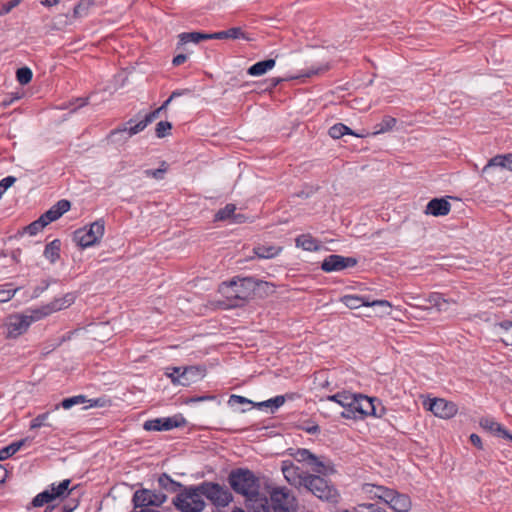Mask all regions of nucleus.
<instances>
[{
	"label": "nucleus",
	"instance_id": "obj_1",
	"mask_svg": "<svg viewBox=\"0 0 512 512\" xmlns=\"http://www.w3.org/2000/svg\"><path fill=\"white\" fill-rule=\"evenodd\" d=\"M266 288H270L266 281L254 277H234L229 282H223L219 286V292L229 302V307L236 308L244 306L258 291Z\"/></svg>",
	"mask_w": 512,
	"mask_h": 512
},
{
	"label": "nucleus",
	"instance_id": "obj_2",
	"mask_svg": "<svg viewBox=\"0 0 512 512\" xmlns=\"http://www.w3.org/2000/svg\"><path fill=\"white\" fill-rule=\"evenodd\" d=\"M181 95V93L179 91H174L172 92V94L170 95V97L164 101V103L159 107L157 108L156 110L148 113L145 115V117L138 121L137 123H135L134 125H132V123H134V120L133 119H130L127 123H125L123 126L121 127H118L114 130H112L109 135H108V139L113 142V143H121V142H126L130 137H132L133 135H136L138 133H140L141 131H143L150 123H152L155 119L158 118L159 116V113L166 109L167 106L170 104V102L172 101V99H174L175 97Z\"/></svg>",
	"mask_w": 512,
	"mask_h": 512
},
{
	"label": "nucleus",
	"instance_id": "obj_3",
	"mask_svg": "<svg viewBox=\"0 0 512 512\" xmlns=\"http://www.w3.org/2000/svg\"><path fill=\"white\" fill-rule=\"evenodd\" d=\"M228 483L233 491L247 497H256L260 490V479L247 468L233 469L228 475Z\"/></svg>",
	"mask_w": 512,
	"mask_h": 512
},
{
	"label": "nucleus",
	"instance_id": "obj_4",
	"mask_svg": "<svg viewBox=\"0 0 512 512\" xmlns=\"http://www.w3.org/2000/svg\"><path fill=\"white\" fill-rule=\"evenodd\" d=\"M172 504L180 512H203L206 502L202 495L200 483L183 487L173 498Z\"/></svg>",
	"mask_w": 512,
	"mask_h": 512
},
{
	"label": "nucleus",
	"instance_id": "obj_5",
	"mask_svg": "<svg viewBox=\"0 0 512 512\" xmlns=\"http://www.w3.org/2000/svg\"><path fill=\"white\" fill-rule=\"evenodd\" d=\"M303 489L322 501L336 503L339 498L338 490L334 484L320 475L310 473Z\"/></svg>",
	"mask_w": 512,
	"mask_h": 512
},
{
	"label": "nucleus",
	"instance_id": "obj_6",
	"mask_svg": "<svg viewBox=\"0 0 512 512\" xmlns=\"http://www.w3.org/2000/svg\"><path fill=\"white\" fill-rule=\"evenodd\" d=\"M202 495L216 508H224L233 501L230 490L217 482L203 481L200 483Z\"/></svg>",
	"mask_w": 512,
	"mask_h": 512
},
{
	"label": "nucleus",
	"instance_id": "obj_7",
	"mask_svg": "<svg viewBox=\"0 0 512 512\" xmlns=\"http://www.w3.org/2000/svg\"><path fill=\"white\" fill-rule=\"evenodd\" d=\"M105 231V222L102 219L96 220L89 226L78 229L74 232L73 239L81 247H91L101 240Z\"/></svg>",
	"mask_w": 512,
	"mask_h": 512
},
{
	"label": "nucleus",
	"instance_id": "obj_8",
	"mask_svg": "<svg viewBox=\"0 0 512 512\" xmlns=\"http://www.w3.org/2000/svg\"><path fill=\"white\" fill-rule=\"evenodd\" d=\"M41 318H36V314L34 311L32 312V315H25V314H11L8 317H6L5 322L3 326L5 327V336L9 339H15L19 337L20 335L24 334L29 326L37 320H40Z\"/></svg>",
	"mask_w": 512,
	"mask_h": 512
},
{
	"label": "nucleus",
	"instance_id": "obj_9",
	"mask_svg": "<svg viewBox=\"0 0 512 512\" xmlns=\"http://www.w3.org/2000/svg\"><path fill=\"white\" fill-rule=\"evenodd\" d=\"M380 494H377L379 499L383 500L396 512H408L411 509L410 497L406 494H401L395 490L379 487Z\"/></svg>",
	"mask_w": 512,
	"mask_h": 512
},
{
	"label": "nucleus",
	"instance_id": "obj_10",
	"mask_svg": "<svg viewBox=\"0 0 512 512\" xmlns=\"http://www.w3.org/2000/svg\"><path fill=\"white\" fill-rule=\"evenodd\" d=\"M294 501V496L286 487H276L270 491L272 512H291L290 508Z\"/></svg>",
	"mask_w": 512,
	"mask_h": 512
},
{
	"label": "nucleus",
	"instance_id": "obj_11",
	"mask_svg": "<svg viewBox=\"0 0 512 512\" xmlns=\"http://www.w3.org/2000/svg\"><path fill=\"white\" fill-rule=\"evenodd\" d=\"M135 507L161 506L167 500V496L162 492L149 489L137 490L133 495Z\"/></svg>",
	"mask_w": 512,
	"mask_h": 512
},
{
	"label": "nucleus",
	"instance_id": "obj_12",
	"mask_svg": "<svg viewBox=\"0 0 512 512\" xmlns=\"http://www.w3.org/2000/svg\"><path fill=\"white\" fill-rule=\"evenodd\" d=\"M186 419L182 415H175L166 418H156L145 421L143 428L146 431H168L173 428L183 427Z\"/></svg>",
	"mask_w": 512,
	"mask_h": 512
},
{
	"label": "nucleus",
	"instance_id": "obj_13",
	"mask_svg": "<svg viewBox=\"0 0 512 512\" xmlns=\"http://www.w3.org/2000/svg\"><path fill=\"white\" fill-rule=\"evenodd\" d=\"M357 259L354 257H344L338 254H331L327 256L322 264L321 269L324 272H338L347 268H352L356 266Z\"/></svg>",
	"mask_w": 512,
	"mask_h": 512
},
{
	"label": "nucleus",
	"instance_id": "obj_14",
	"mask_svg": "<svg viewBox=\"0 0 512 512\" xmlns=\"http://www.w3.org/2000/svg\"><path fill=\"white\" fill-rule=\"evenodd\" d=\"M282 473L286 481L297 489L304 487L310 474L309 472L303 471L292 462L287 461H284L282 464Z\"/></svg>",
	"mask_w": 512,
	"mask_h": 512
},
{
	"label": "nucleus",
	"instance_id": "obj_15",
	"mask_svg": "<svg viewBox=\"0 0 512 512\" xmlns=\"http://www.w3.org/2000/svg\"><path fill=\"white\" fill-rule=\"evenodd\" d=\"M167 375L171 378L173 384L189 386L205 376V369L200 366H188L183 368L181 374L178 376H174V374Z\"/></svg>",
	"mask_w": 512,
	"mask_h": 512
},
{
	"label": "nucleus",
	"instance_id": "obj_16",
	"mask_svg": "<svg viewBox=\"0 0 512 512\" xmlns=\"http://www.w3.org/2000/svg\"><path fill=\"white\" fill-rule=\"evenodd\" d=\"M75 301V296L72 293H67L63 297L55 298L50 303L41 306L38 309L34 310L36 314V318L46 317L56 311H60L62 309L68 308Z\"/></svg>",
	"mask_w": 512,
	"mask_h": 512
},
{
	"label": "nucleus",
	"instance_id": "obj_17",
	"mask_svg": "<svg viewBox=\"0 0 512 512\" xmlns=\"http://www.w3.org/2000/svg\"><path fill=\"white\" fill-rule=\"evenodd\" d=\"M429 410L437 417L448 419L457 413V406L443 398H435L430 401Z\"/></svg>",
	"mask_w": 512,
	"mask_h": 512
},
{
	"label": "nucleus",
	"instance_id": "obj_18",
	"mask_svg": "<svg viewBox=\"0 0 512 512\" xmlns=\"http://www.w3.org/2000/svg\"><path fill=\"white\" fill-rule=\"evenodd\" d=\"M341 300L350 309H357L362 306H379L384 307L386 310L391 309V304L387 300H374L370 302L364 297L355 295H345Z\"/></svg>",
	"mask_w": 512,
	"mask_h": 512
},
{
	"label": "nucleus",
	"instance_id": "obj_19",
	"mask_svg": "<svg viewBox=\"0 0 512 512\" xmlns=\"http://www.w3.org/2000/svg\"><path fill=\"white\" fill-rule=\"evenodd\" d=\"M479 424L484 430L490 432L491 434L512 441V434H510L505 427H503L493 418H481Z\"/></svg>",
	"mask_w": 512,
	"mask_h": 512
},
{
	"label": "nucleus",
	"instance_id": "obj_20",
	"mask_svg": "<svg viewBox=\"0 0 512 512\" xmlns=\"http://www.w3.org/2000/svg\"><path fill=\"white\" fill-rule=\"evenodd\" d=\"M309 467L314 472L313 474L320 475L322 477H327L336 473V469L332 461L325 457L316 456V460L311 461Z\"/></svg>",
	"mask_w": 512,
	"mask_h": 512
},
{
	"label": "nucleus",
	"instance_id": "obj_21",
	"mask_svg": "<svg viewBox=\"0 0 512 512\" xmlns=\"http://www.w3.org/2000/svg\"><path fill=\"white\" fill-rule=\"evenodd\" d=\"M451 204L444 198H434L426 206L425 213L433 216H445L449 214Z\"/></svg>",
	"mask_w": 512,
	"mask_h": 512
},
{
	"label": "nucleus",
	"instance_id": "obj_22",
	"mask_svg": "<svg viewBox=\"0 0 512 512\" xmlns=\"http://www.w3.org/2000/svg\"><path fill=\"white\" fill-rule=\"evenodd\" d=\"M501 167L512 171V154L496 155L482 169V175L489 174L491 168Z\"/></svg>",
	"mask_w": 512,
	"mask_h": 512
},
{
	"label": "nucleus",
	"instance_id": "obj_23",
	"mask_svg": "<svg viewBox=\"0 0 512 512\" xmlns=\"http://www.w3.org/2000/svg\"><path fill=\"white\" fill-rule=\"evenodd\" d=\"M247 502V506L251 509L252 512H270L271 507L269 503V499L260 493L258 490V495L256 497H247L245 498Z\"/></svg>",
	"mask_w": 512,
	"mask_h": 512
},
{
	"label": "nucleus",
	"instance_id": "obj_24",
	"mask_svg": "<svg viewBox=\"0 0 512 512\" xmlns=\"http://www.w3.org/2000/svg\"><path fill=\"white\" fill-rule=\"evenodd\" d=\"M359 396V408L361 410L359 419H363L366 416H381L377 413L375 402L378 401L376 398H370L368 396L358 394Z\"/></svg>",
	"mask_w": 512,
	"mask_h": 512
},
{
	"label": "nucleus",
	"instance_id": "obj_25",
	"mask_svg": "<svg viewBox=\"0 0 512 512\" xmlns=\"http://www.w3.org/2000/svg\"><path fill=\"white\" fill-rule=\"evenodd\" d=\"M328 133L333 139H339L344 135H352L358 138H364L368 135V133L355 132L343 123H337L333 125L332 127H330Z\"/></svg>",
	"mask_w": 512,
	"mask_h": 512
},
{
	"label": "nucleus",
	"instance_id": "obj_26",
	"mask_svg": "<svg viewBox=\"0 0 512 512\" xmlns=\"http://www.w3.org/2000/svg\"><path fill=\"white\" fill-rule=\"evenodd\" d=\"M71 207V204L66 199L59 200L49 210H47L46 218H49L51 222L59 219L64 213H66Z\"/></svg>",
	"mask_w": 512,
	"mask_h": 512
},
{
	"label": "nucleus",
	"instance_id": "obj_27",
	"mask_svg": "<svg viewBox=\"0 0 512 512\" xmlns=\"http://www.w3.org/2000/svg\"><path fill=\"white\" fill-rule=\"evenodd\" d=\"M282 251L281 246L258 245L253 248L254 254L260 259H271L279 255Z\"/></svg>",
	"mask_w": 512,
	"mask_h": 512
},
{
	"label": "nucleus",
	"instance_id": "obj_28",
	"mask_svg": "<svg viewBox=\"0 0 512 512\" xmlns=\"http://www.w3.org/2000/svg\"><path fill=\"white\" fill-rule=\"evenodd\" d=\"M158 484L162 489L171 493H179L183 487H186V485L173 480L167 473H162L159 476Z\"/></svg>",
	"mask_w": 512,
	"mask_h": 512
},
{
	"label": "nucleus",
	"instance_id": "obj_29",
	"mask_svg": "<svg viewBox=\"0 0 512 512\" xmlns=\"http://www.w3.org/2000/svg\"><path fill=\"white\" fill-rule=\"evenodd\" d=\"M212 39H244L250 40L240 27H232L225 31L211 33Z\"/></svg>",
	"mask_w": 512,
	"mask_h": 512
},
{
	"label": "nucleus",
	"instance_id": "obj_30",
	"mask_svg": "<svg viewBox=\"0 0 512 512\" xmlns=\"http://www.w3.org/2000/svg\"><path fill=\"white\" fill-rule=\"evenodd\" d=\"M276 65V60L275 59H266V60H263V61H259L255 64H253L252 66H250L247 70V73L250 75V76H261L263 74H265L267 71L271 70L272 68H274Z\"/></svg>",
	"mask_w": 512,
	"mask_h": 512
},
{
	"label": "nucleus",
	"instance_id": "obj_31",
	"mask_svg": "<svg viewBox=\"0 0 512 512\" xmlns=\"http://www.w3.org/2000/svg\"><path fill=\"white\" fill-rule=\"evenodd\" d=\"M29 441L30 439L26 437L19 441L12 442L11 444L0 449V461H5L11 456H13Z\"/></svg>",
	"mask_w": 512,
	"mask_h": 512
},
{
	"label": "nucleus",
	"instance_id": "obj_32",
	"mask_svg": "<svg viewBox=\"0 0 512 512\" xmlns=\"http://www.w3.org/2000/svg\"><path fill=\"white\" fill-rule=\"evenodd\" d=\"M179 45H185L189 42L199 43L201 40L212 39L211 33H201V32H185L181 33L179 36Z\"/></svg>",
	"mask_w": 512,
	"mask_h": 512
},
{
	"label": "nucleus",
	"instance_id": "obj_33",
	"mask_svg": "<svg viewBox=\"0 0 512 512\" xmlns=\"http://www.w3.org/2000/svg\"><path fill=\"white\" fill-rule=\"evenodd\" d=\"M295 243L297 247H301L306 251H316L319 249L318 241L309 234L299 235L295 239Z\"/></svg>",
	"mask_w": 512,
	"mask_h": 512
},
{
	"label": "nucleus",
	"instance_id": "obj_34",
	"mask_svg": "<svg viewBox=\"0 0 512 512\" xmlns=\"http://www.w3.org/2000/svg\"><path fill=\"white\" fill-rule=\"evenodd\" d=\"M61 241L54 239L48 243L44 249V256L51 262L55 263L60 257Z\"/></svg>",
	"mask_w": 512,
	"mask_h": 512
},
{
	"label": "nucleus",
	"instance_id": "obj_35",
	"mask_svg": "<svg viewBox=\"0 0 512 512\" xmlns=\"http://www.w3.org/2000/svg\"><path fill=\"white\" fill-rule=\"evenodd\" d=\"M496 327H498L501 330V341L507 346H512V321L504 320L502 322L497 323Z\"/></svg>",
	"mask_w": 512,
	"mask_h": 512
},
{
	"label": "nucleus",
	"instance_id": "obj_36",
	"mask_svg": "<svg viewBox=\"0 0 512 512\" xmlns=\"http://www.w3.org/2000/svg\"><path fill=\"white\" fill-rule=\"evenodd\" d=\"M360 408H359V396L356 395L354 397V401L349 402V405L345 410L341 412V416L346 419H359L360 417Z\"/></svg>",
	"mask_w": 512,
	"mask_h": 512
},
{
	"label": "nucleus",
	"instance_id": "obj_37",
	"mask_svg": "<svg viewBox=\"0 0 512 512\" xmlns=\"http://www.w3.org/2000/svg\"><path fill=\"white\" fill-rule=\"evenodd\" d=\"M425 301L429 304L430 307L437 308L438 311H445L446 307L450 301L443 298V296L440 293H431Z\"/></svg>",
	"mask_w": 512,
	"mask_h": 512
},
{
	"label": "nucleus",
	"instance_id": "obj_38",
	"mask_svg": "<svg viewBox=\"0 0 512 512\" xmlns=\"http://www.w3.org/2000/svg\"><path fill=\"white\" fill-rule=\"evenodd\" d=\"M397 120L391 116H384L380 123L375 125V131L372 135H378L388 132L396 125Z\"/></svg>",
	"mask_w": 512,
	"mask_h": 512
},
{
	"label": "nucleus",
	"instance_id": "obj_39",
	"mask_svg": "<svg viewBox=\"0 0 512 512\" xmlns=\"http://www.w3.org/2000/svg\"><path fill=\"white\" fill-rule=\"evenodd\" d=\"M292 456L294 457V459L296 461L303 462V463L307 464L308 466L310 465L311 461L316 460V455L313 454L312 452H310L308 449H304V448L297 449L292 454Z\"/></svg>",
	"mask_w": 512,
	"mask_h": 512
},
{
	"label": "nucleus",
	"instance_id": "obj_40",
	"mask_svg": "<svg viewBox=\"0 0 512 512\" xmlns=\"http://www.w3.org/2000/svg\"><path fill=\"white\" fill-rule=\"evenodd\" d=\"M87 402V399L84 395H76L69 398H65L62 400L60 405H56L54 410H58L59 407H63L64 409H70L71 407L75 405L84 404Z\"/></svg>",
	"mask_w": 512,
	"mask_h": 512
},
{
	"label": "nucleus",
	"instance_id": "obj_41",
	"mask_svg": "<svg viewBox=\"0 0 512 512\" xmlns=\"http://www.w3.org/2000/svg\"><path fill=\"white\" fill-rule=\"evenodd\" d=\"M285 401H286L285 396L278 395L274 398H271L266 401L258 403L257 406L259 408H263V407L271 408V411L274 412L276 409L281 407L285 403Z\"/></svg>",
	"mask_w": 512,
	"mask_h": 512
},
{
	"label": "nucleus",
	"instance_id": "obj_42",
	"mask_svg": "<svg viewBox=\"0 0 512 512\" xmlns=\"http://www.w3.org/2000/svg\"><path fill=\"white\" fill-rule=\"evenodd\" d=\"M53 501L52 499V493H50L49 490H45L39 494H37L32 502H31V505L33 507H42L43 505L45 504H49Z\"/></svg>",
	"mask_w": 512,
	"mask_h": 512
},
{
	"label": "nucleus",
	"instance_id": "obj_43",
	"mask_svg": "<svg viewBox=\"0 0 512 512\" xmlns=\"http://www.w3.org/2000/svg\"><path fill=\"white\" fill-rule=\"evenodd\" d=\"M235 210H236V206L234 204H227L224 208L220 209L215 214V220L223 221V220H227V219H232Z\"/></svg>",
	"mask_w": 512,
	"mask_h": 512
},
{
	"label": "nucleus",
	"instance_id": "obj_44",
	"mask_svg": "<svg viewBox=\"0 0 512 512\" xmlns=\"http://www.w3.org/2000/svg\"><path fill=\"white\" fill-rule=\"evenodd\" d=\"M51 412L47 411L45 413L39 414L35 417L30 423V429H37L43 426L52 427V424L48 423L47 420L50 416Z\"/></svg>",
	"mask_w": 512,
	"mask_h": 512
},
{
	"label": "nucleus",
	"instance_id": "obj_45",
	"mask_svg": "<svg viewBox=\"0 0 512 512\" xmlns=\"http://www.w3.org/2000/svg\"><path fill=\"white\" fill-rule=\"evenodd\" d=\"M353 512H387L378 503H362L354 507Z\"/></svg>",
	"mask_w": 512,
	"mask_h": 512
},
{
	"label": "nucleus",
	"instance_id": "obj_46",
	"mask_svg": "<svg viewBox=\"0 0 512 512\" xmlns=\"http://www.w3.org/2000/svg\"><path fill=\"white\" fill-rule=\"evenodd\" d=\"M33 73L30 68L22 67L16 71V79L21 85H26L32 80Z\"/></svg>",
	"mask_w": 512,
	"mask_h": 512
},
{
	"label": "nucleus",
	"instance_id": "obj_47",
	"mask_svg": "<svg viewBox=\"0 0 512 512\" xmlns=\"http://www.w3.org/2000/svg\"><path fill=\"white\" fill-rule=\"evenodd\" d=\"M94 5V0H80L74 7V15L76 17L84 16L89 8Z\"/></svg>",
	"mask_w": 512,
	"mask_h": 512
},
{
	"label": "nucleus",
	"instance_id": "obj_48",
	"mask_svg": "<svg viewBox=\"0 0 512 512\" xmlns=\"http://www.w3.org/2000/svg\"><path fill=\"white\" fill-rule=\"evenodd\" d=\"M18 288H14L11 283L6 284L4 289H0V303L8 302L13 298Z\"/></svg>",
	"mask_w": 512,
	"mask_h": 512
},
{
	"label": "nucleus",
	"instance_id": "obj_49",
	"mask_svg": "<svg viewBox=\"0 0 512 512\" xmlns=\"http://www.w3.org/2000/svg\"><path fill=\"white\" fill-rule=\"evenodd\" d=\"M166 171H167V164H166V162L163 161L160 168H158V169H147V170L144 171V174L147 177H152V178L160 180V179H163L164 174L166 173Z\"/></svg>",
	"mask_w": 512,
	"mask_h": 512
},
{
	"label": "nucleus",
	"instance_id": "obj_50",
	"mask_svg": "<svg viewBox=\"0 0 512 512\" xmlns=\"http://www.w3.org/2000/svg\"><path fill=\"white\" fill-rule=\"evenodd\" d=\"M172 129V124L168 121H160L156 124L155 132L158 138H164Z\"/></svg>",
	"mask_w": 512,
	"mask_h": 512
},
{
	"label": "nucleus",
	"instance_id": "obj_51",
	"mask_svg": "<svg viewBox=\"0 0 512 512\" xmlns=\"http://www.w3.org/2000/svg\"><path fill=\"white\" fill-rule=\"evenodd\" d=\"M71 483L70 479H65L61 483H59L57 486L55 485L58 492H61V495L63 498H66L70 495L72 489H69V485Z\"/></svg>",
	"mask_w": 512,
	"mask_h": 512
},
{
	"label": "nucleus",
	"instance_id": "obj_52",
	"mask_svg": "<svg viewBox=\"0 0 512 512\" xmlns=\"http://www.w3.org/2000/svg\"><path fill=\"white\" fill-rule=\"evenodd\" d=\"M41 225L42 224H40V222L35 220L24 228V232L28 233L29 235H36L43 229Z\"/></svg>",
	"mask_w": 512,
	"mask_h": 512
},
{
	"label": "nucleus",
	"instance_id": "obj_53",
	"mask_svg": "<svg viewBox=\"0 0 512 512\" xmlns=\"http://www.w3.org/2000/svg\"><path fill=\"white\" fill-rule=\"evenodd\" d=\"M16 182V178L14 176H7L5 178H3L1 181H0V192H1V196L3 195V193L8 189L10 188L14 183Z\"/></svg>",
	"mask_w": 512,
	"mask_h": 512
},
{
	"label": "nucleus",
	"instance_id": "obj_54",
	"mask_svg": "<svg viewBox=\"0 0 512 512\" xmlns=\"http://www.w3.org/2000/svg\"><path fill=\"white\" fill-rule=\"evenodd\" d=\"M357 394H352L350 392H347V391H342L341 392V399H340V406L343 407L344 409L347 408V406L349 405V402H351L352 400L354 401V397L356 396Z\"/></svg>",
	"mask_w": 512,
	"mask_h": 512
},
{
	"label": "nucleus",
	"instance_id": "obj_55",
	"mask_svg": "<svg viewBox=\"0 0 512 512\" xmlns=\"http://www.w3.org/2000/svg\"><path fill=\"white\" fill-rule=\"evenodd\" d=\"M22 0H10L7 3L3 4L0 9V16L8 14L13 8L18 6Z\"/></svg>",
	"mask_w": 512,
	"mask_h": 512
},
{
	"label": "nucleus",
	"instance_id": "obj_56",
	"mask_svg": "<svg viewBox=\"0 0 512 512\" xmlns=\"http://www.w3.org/2000/svg\"><path fill=\"white\" fill-rule=\"evenodd\" d=\"M228 403L230 405H233V404H253V402L251 400L245 398L244 396L235 395V394L230 396Z\"/></svg>",
	"mask_w": 512,
	"mask_h": 512
},
{
	"label": "nucleus",
	"instance_id": "obj_57",
	"mask_svg": "<svg viewBox=\"0 0 512 512\" xmlns=\"http://www.w3.org/2000/svg\"><path fill=\"white\" fill-rule=\"evenodd\" d=\"M283 81L282 78L280 77H274V78H271L267 81V87L265 88V90H273L274 88H276L281 82Z\"/></svg>",
	"mask_w": 512,
	"mask_h": 512
},
{
	"label": "nucleus",
	"instance_id": "obj_58",
	"mask_svg": "<svg viewBox=\"0 0 512 512\" xmlns=\"http://www.w3.org/2000/svg\"><path fill=\"white\" fill-rule=\"evenodd\" d=\"M215 397L211 395H204V396H195L191 397L186 401V403H195V402H201V401H207V400H213Z\"/></svg>",
	"mask_w": 512,
	"mask_h": 512
},
{
	"label": "nucleus",
	"instance_id": "obj_59",
	"mask_svg": "<svg viewBox=\"0 0 512 512\" xmlns=\"http://www.w3.org/2000/svg\"><path fill=\"white\" fill-rule=\"evenodd\" d=\"M340 399H341V392H338L336 394L329 395L326 398L321 399L320 401L321 402H335L339 405Z\"/></svg>",
	"mask_w": 512,
	"mask_h": 512
},
{
	"label": "nucleus",
	"instance_id": "obj_60",
	"mask_svg": "<svg viewBox=\"0 0 512 512\" xmlns=\"http://www.w3.org/2000/svg\"><path fill=\"white\" fill-rule=\"evenodd\" d=\"M470 442L477 448L482 449V440L479 435L472 433L470 435Z\"/></svg>",
	"mask_w": 512,
	"mask_h": 512
},
{
	"label": "nucleus",
	"instance_id": "obj_61",
	"mask_svg": "<svg viewBox=\"0 0 512 512\" xmlns=\"http://www.w3.org/2000/svg\"><path fill=\"white\" fill-rule=\"evenodd\" d=\"M186 60H187V55L178 54L177 56H175L173 58L172 63L174 66H179V65L183 64Z\"/></svg>",
	"mask_w": 512,
	"mask_h": 512
},
{
	"label": "nucleus",
	"instance_id": "obj_62",
	"mask_svg": "<svg viewBox=\"0 0 512 512\" xmlns=\"http://www.w3.org/2000/svg\"><path fill=\"white\" fill-rule=\"evenodd\" d=\"M18 99H20V96L18 94H16L15 96L7 97L2 101V106L6 108Z\"/></svg>",
	"mask_w": 512,
	"mask_h": 512
},
{
	"label": "nucleus",
	"instance_id": "obj_63",
	"mask_svg": "<svg viewBox=\"0 0 512 512\" xmlns=\"http://www.w3.org/2000/svg\"><path fill=\"white\" fill-rule=\"evenodd\" d=\"M49 491H50V493H52L53 501L56 499H60V500L64 499L63 496L61 495V492L57 491L55 484L51 485V489Z\"/></svg>",
	"mask_w": 512,
	"mask_h": 512
},
{
	"label": "nucleus",
	"instance_id": "obj_64",
	"mask_svg": "<svg viewBox=\"0 0 512 512\" xmlns=\"http://www.w3.org/2000/svg\"><path fill=\"white\" fill-rule=\"evenodd\" d=\"M77 502L64 504L62 507L63 512H73L77 507Z\"/></svg>",
	"mask_w": 512,
	"mask_h": 512
}]
</instances>
